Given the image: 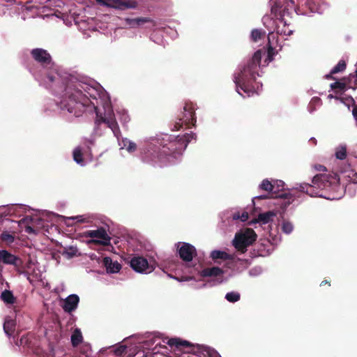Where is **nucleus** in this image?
Masks as SVG:
<instances>
[{
  "instance_id": "nucleus-1",
  "label": "nucleus",
  "mask_w": 357,
  "mask_h": 357,
  "mask_svg": "<svg viewBox=\"0 0 357 357\" xmlns=\"http://www.w3.org/2000/svg\"><path fill=\"white\" fill-rule=\"evenodd\" d=\"M47 82L54 90L57 86L62 84L61 88H64V93L59 102V106L62 110H67L75 116H80L86 107L92 105L96 109L95 104L91 100H97V90L89 84L71 77L63 80L60 75L52 71L47 75Z\"/></svg>"
},
{
  "instance_id": "nucleus-2",
  "label": "nucleus",
  "mask_w": 357,
  "mask_h": 357,
  "mask_svg": "<svg viewBox=\"0 0 357 357\" xmlns=\"http://www.w3.org/2000/svg\"><path fill=\"white\" fill-rule=\"evenodd\" d=\"M195 137L196 135L192 132L182 136H166L160 142H157L158 145L152 143L148 145L143 160L153 165L158 163L162 165L174 162L178 156L182 154L188 143L195 139Z\"/></svg>"
},
{
  "instance_id": "nucleus-3",
  "label": "nucleus",
  "mask_w": 357,
  "mask_h": 357,
  "mask_svg": "<svg viewBox=\"0 0 357 357\" xmlns=\"http://www.w3.org/2000/svg\"><path fill=\"white\" fill-rule=\"evenodd\" d=\"M261 59V50H259L255 52L252 59L248 61L241 72L235 76L234 82L239 94L241 93L238 91V89H241L248 94L254 91L255 86L253 84L256 80L257 75H258L257 70Z\"/></svg>"
},
{
  "instance_id": "nucleus-4",
  "label": "nucleus",
  "mask_w": 357,
  "mask_h": 357,
  "mask_svg": "<svg viewBox=\"0 0 357 357\" xmlns=\"http://www.w3.org/2000/svg\"><path fill=\"white\" fill-rule=\"evenodd\" d=\"M312 183V185L309 183H303L301 185L300 190L313 197L317 194L316 189H335L339 185V178L336 174H319L313 177Z\"/></svg>"
},
{
  "instance_id": "nucleus-5",
  "label": "nucleus",
  "mask_w": 357,
  "mask_h": 357,
  "mask_svg": "<svg viewBox=\"0 0 357 357\" xmlns=\"http://www.w3.org/2000/svg\"><path fill=\"white\" fill-rule=\"evenodd\" d=\"M167 344L171 347H175L177 350L186 354H202L203 357H218V354L209 347L195 345L187 340L180 338H171L167 341Z\"/></svg>"
},
{
  "instance_id": "nucleus-6",
  "label": "nucleus",
  "mask_w": 357,
  "mask_h": 357,
  "mask_svg": "<svg viewBox=\"0 0 357 357\" xmlns=\"http://www.w3.org/2000/svg\"><path fill=\"white\" fill-rule=\"evenodd\" d=\"M297 9L294 0H275L271 7V14L274 15L279 23H283L284 27L286 22L284 21V17L289 16L293 12L297 13Z\"/></svg>"
},
{
  "instance_id": "nucleus-7",
  "label": "nucleus",
  "mask_w": 357,
  "mask_h": 357,
  "mask_svg": "<svg viewBox=\"0 0 357 357\" xmlns=\"http://www.w3.org/2000/svg\"><path fill=\"white\" fill-rule=\"evenodd\" d=\"M195 108L192 102H185L183 110L177 115L172 130H178L183 126L186 128L195 126L196 123Z\"/></svg>"
},
{
  "instance_id": "nucleus-8",
  "label": "nucleus",
  "mask_w": 357,
  "mask_h": 357,
  "mask_svg": "<svg viewBox=\"0 0 357 357\" xmlns=\"http://www.w3.org/2000/svg\"><path fill=\"white\" fill-rule=\"evenodd\" d=\"M257 234L252 229H247L244 233L236 234L233 240L235 248L242 253L247 251V248L257 240Z\"/></svg>"
},
{
  "instance_id": "nucleus-9",
  "label": "nucleus",
  "mask_w": 357,
  "mask_h": 357,
  "mask_svg": "<svg viewBox=\"0 0 357 357\" xmlns=\"http://www.w3.org/2000/svg\"><path fill=\"white\" fill-rule=\"evenodd\" d=\"M98 2L108 8L122 10L135 8L138 5L137 1L132 0H98Z\"/></svg>"
},
{
  "instance_id": "nucleus-10",
  "label": "nucleus",
  "mask_w": 357,
  "mask_h": 357,
  "mask_svg": "<svg viewBox=\"0 0 357 357\" xmlns=\"http://www.w3.org/2000/svg\"><path fill=\"white\" fill-rule=\"evenodd\" d=\"M86 237L92 238H98L100 240H93L92 241L96 244L107 245L109 244L111 238L108 236L106 230L103 227H100L96 230H89L85 231Z\"/></svg>"
},
{
  "instance_id": "nucleus-11",
  "label": "nucleus",
  "mask_w": 357,
  "mask_h": 357,
  "mask_svg": "<svg viewBox=\"0 0 357 357\" xmlns=\"http://www.w3.org/2000/svg\"><path fill=\"white\" fill-rule=\"evenodd\" d=\"M131 268L136 272L147 273L153 271V268L149 266L148 261L143 257H134L130 261Z\"/></svg>"
},
{
  "instance_id": "nucleus-12",
  "label": "nucleus",
  "mask_w": 357,
  "mask_h": 357,
  "mask_svg": "<svg viewBox=\"0 0 357 357\" xmlns=\"http://www.w3.org/2000/svg\"><path fill=\"white\" fill-rule=\"evenodd\" d=\"M181 247L178 246V252L180 258L185 261L190 262L197 256L196 248L188 243H179Z\"/></svg>"
},
{
  "instance_id": "nucleus-13",
  "label": "nucleus",
  "mask_w": 357,
  "mask_h": 357,
  "mask_svg": "<svg viewBox=\"0 0 357 357\" xmlns=\"http://www.w3.org/2000/svg\"><path fill=\"white\" fill-rule=\"evenodd\" d=\"M33 59L42 66H47L52 63V56L50 53L42 48H35L31 51Z\"/></svg>"
},
{
  "instance_id": "nucleus-14",
  "label": "nucleus",
  "mask_w": 357,
  "mask_h": 357,
  "mask_svg": "<svg viewBox=\"0 0 357 357\" xmlns=\"http://www.w3.org/2000/svg\"><path fill=\"white\" fill-rule=\"evenodd\" d=\"M260 189L268 192L271 194V197L273 198H287V194L286 192H279V190H275V185L272 184L268 179H264L259 185Z\"/></svg>"
},
{
  "instance_id": "nucleus-15",
  "label": "nucleus",
  "mask_w": 357,
  "mask_h": 357,
  "mask_svg": "<svg viewBox=\"0 0 357 357\" xmlns=\"http://www.w3.org/2000/svg\"><path fill=\"white\" fill-rule=\"evenodd\" d=\"M0 260L6 264L13 265L17 268L20 267L22 264V261L20 258L5 250H0Z\"/></svg>"
},
{
  "instance_id": "nucleus-16",
  "label": "nucleus",
  "mask_w": 357,
  "mask_h": 357,
  "mask_svg": "<svg viewBox=\"0 0 357 357\" xmlns=\"http://www.w3.org/2000/svg\"><path fill=\"white\" fill-rule=\"evenodd\" d=\"M79 302V298L77 294H70L64 301L61 305L66 312L70 313L75 311Z\"/></svg>"
},
{
  "instance_id": "nucleus-17",
  "label": "nucleus",
  "mask_w": 357,
  "mask_h": 357,
  "mask_svg": "<svg viewBox=\"0 0 357 357\" xmlns=\"http://www.w3.org/2000/svg\"><path fill=\"white\" fill-rule=\"evenodd\" d=\"M224 274V271L217 266H213L211 268H204L200 272V275L203 278H208V277H221L222 278ZM222 281V278H220V280L219 281V283H221Z\"/></svg>"
},
{
  "instance_id": "nucleus-18",
  "label": "nucleus",
  "mask_w": 357,
  "mask_h": 357,
  "mask_svg": "<svg viewBox=\"0 0 357 357\" xmlns=\"http://www.w3.org/2000/svg\"><path fill=\"white\" fill-rule=\"evenodd\" d=\"M129 349L126 345L119 347H111L108 348L109 354L115 356V357H129Z\"/></svg>"
},
{
  "instance_id": "nucleus-19",
  "label": "nucleus",
  "mask_w": 357,
  "mask_h": 357,
  "mask_svg": "<svg viewBox=\"0 0 357 357\" xmlns=\"http://www.w3.org/2000/svg\"><path fill=\"white\" fill-rule=\"evenodd\" d=\"M103 264L108 273H118L121 268V265L118 261H113L109 257H105L103 259Z\"/></svg>"
},
{
  "instance_id": "nucleus-20",
  "label": "nucleus",
  "mask_w": 357,
  "mask_h": 357,
  "mask_svg": "<svg viewBox=\"0 0 357 357\" xmlns=\"http://www.w3.org/2000/svg\"><path fill=\"white\" fill-rule=\"evenodd\" d=\"M108 128H109L114 135L117 138L119 139L121 136V132L119 128V126L118 125V123L116 120V119L113 116H110L108 117V119L105 123Z\"/></svg>"
},
{
  "instance_id": "nucleus-21",
  "label": "nucleus",
  "mask_w": 357,
  "mask_h": 357,
  "mask_svg": "<svg viewBox=\"0 0 357 357\" xmlns=\"http://www.w3.org/2000/svg\"><path fill=\"white\" fill-rule=\"evenodd\" d=\"M108 128H109L114 135L117 138L119 139L121 136V132L119 128V126L118 125V123L116 120V119L113 116H110L108 117V119L105 123Z\"/></svg>"
},
{
  "instance_id": "nucleus-22",
  "label": "nucleus",
  "mask_w": 357,
  "mask_h": 357,
  "mask_svg": "<svg viewBox=\"0 0 357 357\" xmlns=\"http://www.w3.org/2000/svg\"><path fill=\"white\" fill-rule=\"evenodd\" d=\"M126 21L127 24L132 27L138 26L146 22L152 23L153 26L156 25L155 22L150 17H137L134 19L127 18Z\"/></svg>"
},
{
  "instance_id": "nucleus-23",
  "label": "nucleus",
  "mask_w": 357,
  "mask_h": 357,
  "mask_svg": "<svg viewBox=\"0 0 357 357\" xmlns=\"http://www.w3.org/2000/svg\"><path fill=\"white\" fill-rule=\"evenodd\" d=\"M129 357H146V353L141 345H136L129 349Z\"/></svg>"
},
{
  "instance_id": "nucleus-24",
  "label": "nucleus",
  "mask_w": 357,
  "mask_h": 357,
  "mask_svg": "<svg viewBox=\"0 0 357 357\" xmlns=\"http://www.w3.org/2000/svg\"><path fill=\"white\" fill-rule=\"evenodd\" d=\"M15 321L13 319H6L3 323V331L8 337H10L15 331Z\"/></svg>"
},
{
  "instance_id": "nucleus-25",
  "label": "nucleus",
  "mask_w": 357,
  "mask_h": 357,
  "mask_svg": "<svg viewBox=\"0 0 357 357\" xmlns=\"http://www.w3.org/2000/svg\"><path fill=\"white\" fill-rule=\"evenodd\" d=\"M275 215L273 211H267L266 213H260L258 215L257 219L253 220L252 222H261L263 224H267L271 218Z\"/></svg>"
},
{
  "instance_id": "nucleus-26",
  "label": "nucleus",
  "mask_w": 357,
  "mask_h": 357,
  "mask_svg": "<svg viewBox=\"0 0 357 357\" xmlns=\"http://www.w3.org/2000/svg\"><path fill=\"white\" fill-rule=\"evenodd\" d=\"M83 337L80 329L75 328L71 335L72 345L75 347L82 342Z\"/></svg>"
},
{
  "instance_id": "nucleus-27",
  "label": "nucleus",
  "mask_w": 357,
  "mask_h": 357,
  "mask_svg": "<svg viewBox=\"0 0 357 357\" xmlns=\"http://www.w3.org/2000/svg\"><path fill=\"white\" fill-rule=\"evenodd\" d=\"M211 257L213 260H217V259H223V260L231 259V257L230 255H229L228 253H227V252H225L224 251H220V250H213V252H211Z\"/></svg>"
},
{
  "instance_id": "nucleus-28",
  "label": "nucleus",
  "mask_w": 357,
  "mask_h": 357,
  "mask_svg": "<svg viewBox=\"0 0 357 357\" xmlns=\"http://www.w3.org/2000/svg\"><path fill=\"white\" fill-rule=\"evenodd\" d=\"M343 81L346 82V85L351 89L357 88V73L350 74L347 77H344Z\"/></svg>"
},
{
  "instance_id": "nucleus-29",
  "label": "nucleus",
  "mask_w": 357,
  "mask_h": 357,
  "mask_svg": "<svg viewBox=\"0 0 357 357\" xmlns=\"http://www.w3.org/2000/svg\"><path fill=\"white\" fill-rule=\"evenodd\" d=\"M1 300L7 304H13L15 302V298L10 290H4L1 294Z\"/></svg>"
},
{
  "instance_id": "nucleus-30",
  "label": "nucleus",
  "mask_w": 357,
  "mask_h": 357,
  "mask_svg": "<svg viewBox=\"0 0 357 357\" xmlns=\"http://www.w3.org/2000/svg\"><path fill=\"white\" fill-rule=\"evenodd\" d=\"M266 32L262 29H253L251 32L250 38L252 41L258 42L259 40L264 38L265 37Z\"/></svg>"
},
{
  "instance_id": "nucleus-31",
  "label": "nucleus",
  "mask_w": 357,
  "mask_h": 357,
  "mask_svg": "<svg viewBox=\"0 0 357 357\" xmlns=\"http://www.w3.org/2000/svg\"><path fill=\"white\" fill-rule=\"evenodd\" d=\"M80 353L84 355L86 357H96V354L93 352L91 345L87 343H84L82 344L80 348Z\"/></svg>"
},
{
  "instance_id": "nucleus-32",
  "label": "nucleus",
  "mask_w": 357,
  "mask_h": 357,
  "mask_svg": "<svg viewBox=\"0 0 357 357\" xmlns=\"http://www.w3.org/2000/svg\"><path fill=\"white\" fill-rule=\"evenodd\" d=\"M73 160L78 164L83 163V154L80 147H77L73 151Z\"/></svg>"
},
{
  "instance_id": "nucleus-33",
  "label": "nucleus",
  "mask_w": 357,
  "mask_h": 357,
  "mask_svg": "<svg viewBox=\"0 0 357 357\" xmlns=\"http://www.w3.org/2000/svg\"><path fill=\"white\" fill-rule=\"evenodd\" d=\"M333 90H339L340 91H344L346 89V82L342 79V81L335 82L330 85Z\"/></svg>"
},
{
  "instance_id": "nucleus-34",
  "label": "nucleus",
  "mask_w": 357,
  "mask_h": 357,
  "mask_svg": "<svg viewBox=\"0 0 357 357\" xmlns=\"http://www.w3.org/2000/svg\"><path fill=\"white\" fill-rule=\"evenodd\" d=\"M346 62L344 60H340L338 63L333 67L332 74H337L338 73L343 72L346 69Z\"/></svg>"
},
{
  "instance_id": "nucleus-35",
  "label": "nucleus",
  "mask_w": 357,
  "mask_h": 357,
  "mask_svg": "<svg viewBox=\"0 0 357 357\" xmlns=\"http://www.w3.org/2000/svg\"><path fill=\"white\" fill-rule=\"evenodd\" d=\"M0 237L2 241L9 244L12 243L15 240V236L7 231H3Z\"/></svg>"
},
{
  "instance_id": "nucleus-36",
  "label": "nucleus",
  "mask_w": 357,
  "mask_h": 357,
  "mask_svg": "<svg viewBox=\"0 0 357 357\" xmlns=\"http://www.w3.org/2000/svg\"><path fill=\"white\" fill-rule=\"evenodd\" d=\"M335 156L337 159L344 160L347 156V149L345 146L337 148L335 152Z\"/></svg>"
},
{
  "instance_id": "nucleus-37",
  "label": "nucleus",
  "mask_w": 357,
  "mask_h": 357,
  "mask_svg": "<svg viewBox=\"0 0 357 357\" xmlns=\"http://www.w3.org/2000/svg\"><path fill=\"white\" fill-rule=\"evenodd\" d=\"M225 298L231 303H234L240 299V294L237 292H229L226 294Z\"/></svg>"
},
{
  "instance_id": "nucleus-38",
  "label": "nucleus",
  "mask_w": 357,
  "mask_h": 357,
  "mask_svg": "<svg viewBox=\"0 0 357 357\" xmlns=\"http://www.w3.org/2000/svg\"><path fill=\"white\" fill-rule=\"evenodd\" d=\"M293 229L294 227L291 222L287 221L282 222V229L285 234H290L293 231Z\"/></svg>"
},
{
  "instance_id": "nucleus-39",
  "label": "nucleus",
  "mask_w": 357,
  "mask_h": 357,
  "mask_svg": "<svg viewBox=\"0 0 357 357\" xmlns=\"http://www.w3.org/2000/svg\"><path fill=\"white\" fill-rule=\"evenodd\" d=\"M107 119H108V117L103 116L102 114H99L98 112H96V124L99 125L101 123H106Z\"/></svg>"
},
{
  "instance_id": "nucleus-40",
  "label": "nucleus",
  "mask_w": 357,
  "mask_h": 357,
  "mask_svg": "<svg viewBox=\"0 0 357 357\" xmlns=\"http://www.w3.org/2000/svg\"><path fill=\"white\" fill-rule=\"evenodd\" d=\"M274 31H276V33L278 34H280V35H289L291 33V31L290 30H285V29H281L280 28V26L279 24H277L276 25V27L275 29H274Z\"/></svg>"
},
{
  "instance_id": "nucleus-41",
  "label": "nucleus",
  "mask_w": 357,
  "mask_h": 357,
  "mask_svg": "<svg viewBox=\"0 0 357 357\" xmlns=\"http://www.w3.org/2000/svg\"><path fill=\"white\" fill-rule=\"evenodd\" d=\"M125 146H127V150L128 151L132 153V152H134L137 150V145L135 143L132 142H128V144H125Z\"/></svg>"
},
{
  "instance_id": "nucleus-42",
  "label": "nucleus",
  "mask_w": 357,
  "mask_h": 357,
  "mask_svg": "<svg viewBox=\"0 0 357 357\" xmlns=\"http://www.w3.org/2000/svg\"><path fill=\"white\" fill-rule=\"evenodd\" d=\"M248 213L246 212V211H244L242 213V214L240 215V220L242 221V222H245L246 220H248Z\"/></svg>"
},
{
  "instance_id": "nucleus-43",
  "label": "nucleus",
  "mask_w": 357,
  "mask_h": 357,
  "mask_svg": "<svg viewBox=\"0 0 357 357\" xmlns=\"http://www.w3.org/2000/svg\"><path fill=\"white\" fill-rule=\"evenodd\" d=\"M333 75L334 74H332V70H331L329 74H327L325 75V78L326 79H336V78L333 76Z\"/></svg>"
},
{
  "instance_id": "nucleus-44",
  "label": "nucleus",
  "mask_w": 357,
  "mask_h": 357,
  "mask_svg": "<svg viewBox=\"0 0 357 357\" xmlns=\"http://www.w3.org/2000/svg\"><path fill=\"white\" fill-rule=\"evenodd\" d=\"M284 183L282 181H280L279 184L278 185L277 187H275V190L280 191V190L278 188L280 186H281V191H282V190L284 188Z\"/></svg>"
},
{
  "instance_id": "nucleus-45",
  "label": "nucleus",
  "mask_w": 357,
  "mask_h": 357,
  "mask_svg": "<svg viewBox=\"0 0 357 357\" xmlns=\"http://www.w3.org/2000/svg\"><path fill=\"white\" fill-rule=\"evenodd\" d=\"M270 197H271V194H270V196H268V195H261V196L257 197L256 198L258 199H268V198H270Z\"/></svg>"
},
{
  "instance_id": "nucleus-46",
  "label": "nucleus",
  "mask_w": 357,
  "mask_h": 357,
  "mask_svg": "<svg viewBox=\"0 0 357 357\" xmlns=\"http://www.w3.org/2000/svg\"><path fill=\"white\" fill-rule=\"evenodd\" d=\"M25 231L29 234L33 233L34 231L33 229L30 226L26 227Z\"/></svg>"
},
{
  "instance_id": "nucleus-47",
  "label": "nucleus",
  "mask_w": 357,
  "mask_h": 357,
  "mask_svg": "<svg viewBox=\"0 0 357 357\" xmlns=\"http://www.w3.org/2000/svg\"><path fill=\"white\" fill-rule=\"evenodd\" d=\"M240 213H236L233 215V219L234 220H240Z\"/></svg>"
},
{
  "instance_id": "nucleus-48",
  "label": "nucleus",
  "mask_w": 357,
  "mask_h": 357,
  "mask_svg": "<svg viewBox=\"0 0 357 357\" xmlns=\"http://www.w3.org/2000/svg\"><path fill=\"white\" fill-rule=\"evenodd\" d=\"M310 142L312 143L313 145H316L317 144V139L314 137H312L310 139Z\"/></svg>"
},
{
  "instance_id": "nucleus-49",
  "label": "nucleus",
  "mask_w": 357,
  "mask_h": 357,
  "mask_svg": "<svg viewBox=\"0 0 357 357\" xmlns=\"http://www.w3.org/2000/svg\"><path fill=\"white\" fill-rule=\"evenodd\" d=\"M324 284H328L329 286L331 285V282L326 280H324V281H322L320 285L322 286Z\"/></svg>"
},
{
  "instance_id": "nucleus-50",
  "label": "nucleus",
  "mask_w": 357,
  "mask_h": 357,
  "mask_svg": "<svg viewBox=\"0 0 357 357\" xmlns=\"http://www.w3.org/2000/svg\"><path fill=\"white\" fill-rule=\"evenodd\" d=\"M318 170L321 171V170H325L326 169V167L324 166H322V165H319V168H317Z\"/></svg>"
},
{
  "instance_id": "nucleus-51",
  "label": "nucleus",
  "mask_w": 357,
  "mask_h": 357,
  "mask_svg": "<svg viewBox=\"0 0 357 357\" xmlns=\"http://www.w3.org/2000/svg\"><path fill=\"white\" fill-rule=\"evenodd\" d=\"M273 50V47H270L268 48V56H270L271 52Z\"/></svg>"
},
{
  "instance_id": "nucleus-52",
  "label": "nucleus",
  "mask_w": 357,
  "mask_h": 357,
  "mask_svg": "<svg viewBox=\"0 0 357 357\" xmlns=\"http://www.w3.org/2000/svg\"><path fill=\"white\" fill-rule=\"evenodd\" d=\"M73 219H77V222H83V220L82 219H80L79 217H76V218H74Z\"/></svg>"
},
{
  "instance_id": "nucleus-53",
  "label": "nucleus",
  "mask_w": 357,
  "mask_h": 357,
  "mask_svg": "<svg viewBox=\"0 0 357 357\" xmlns=\"http://www.w3.org/2000/svg\"><path fill=\"white\" fill-rule=\"evenodd\" d=\"M4 1H6V2H9V3L15 2V0H4Z\"/></svg>"
},
{
  "instance_id": "nucleus-54",
  "label": "nucleus",
  "mask_w": 357,
  "mask_h": 357,
  "mask_svg": "<svg viewBox=\"0 0 357 357\" xmlns=\"http://www.w3.org/2000/svg\"><path fill=\"white\" fill-rule=\"evenodd\" d=\"M68 255H69L70 257H73V256H74V255H75V253H74V252H73V253H68Z\"/></svg>"
}]
</instances>
